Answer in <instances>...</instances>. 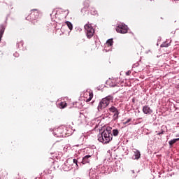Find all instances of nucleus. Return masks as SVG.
<instances>
[{"label":"nucleus","mask_w":179,"mask_h":179,"mask_svg":"<svg viewBox=\"0 0 179 179\" xmlns=\"http://www.w3.org/2000/svg\"><path fill=\"white\" fill-rule=\"evenodd\" d=\"M111 127H107L101 134L98 136V141L102 143H110L113 141Z\"/></svg>","instance_id":"1"},{"label":"nucleus","mask_w":179,"mask_h":179,"mask_svg":"<svg viewBox=\"0 0 179 179\" xmlns=\"http://www.w3.org/2000/svg\"><path fill=\"white\" fill-rule=\"evenodd\" d=\"M114 100V97L111 95H108L106 97L102 99L99 103L98 110L101 111L103 108H106L111 101Z\"/></svg>","instance_id":"2"},{"label":"nucleus","mask_w":179,"mask_h":179,"mask_svg":"<svg viewBox=\"0 0 179 179\" xmlns=\"http://www.w3.org/2000/svg\"><path fill=\"white\" fill-rule=\"evenodd\" d=\"M40 15V13L38 12V10L34 9L31 10V13L29 15L27 16L26 18L27 20H30L32 23V24H36V19H38V16Z\"/></svg>","instance_id":"3"},{"label":"nucleus","mask_w":179,"mask_h":179,"mask_svg":"<svg viewBox=\"0 0 179 179\" xmlns=\"http://www.w3.org/2000/svg\"><path fill=\"white\" fill-rule=\"evenodd\" d=\"M84 29L87 31V37L88 38H92L94 34V29H93L92 24H86L84 26Z\"/></svg>","instance_id":"4"},{"label":"nucleus","mask_w":179,"mask_h":179,"mask_svg":"<svg viewBox=\"0 0 179 179\" xmlns=\"http://www.w3.org/2000/svg\"><path fill=\"white\" fill-rule=\"evenodd\" d=\"M117 33H120L121 34H125L128 33V26L124 24H119L115 29Z\"/></svg>","instance_id":"5"},{"label":"nucleus","mask_w":179,"mask_h":179,"mask_svg":"<svg viewBox=\"0 0 179 179\" xmlns=\"http://www.w3.org/2000/svg\"><path fill=\"white\" fill-rule=\"evenodd\" d=\"M143 113H144V114L150 115L152 113H153V110L150 108V107H149V106L145 105L143 107Z\"/></svg>","instance_id":"6"},{"label":"nucleus","mask_w":179,"mask_h":179,"mask_svg":"<svg viewBox=\"0 0 179 179\" xmlns=\"http://www.w3.org/2000/svg\"><path fill=\"white\" fill-rule=\"evenodd\" d=\"M90 157H92V156L90 155H86L83 158V161L82 163L83 164H86L87 163H90Z\"/></svg>","instance_id":"7"},{"label":"nucleus","mask_w":179,"mask_h":179,"mask_svg":"<svg viewBox=\"0 0 179 179\" xmlns=\"http://www.w3.org/2000/svg\"><path fill=\"white\" fill-rule=\"evenodd\" d=\"M4 32H5V27L1 25L0 27V42H1V40H2V36H3Z\"/></svg>","instance_id":"8"},{"label":"nucleus","mask_w":179,"mask_h":179,"mask_svg":"<svg viewBox=\"0 0 179 179\" xmlns=\"http://www.w3.org/2000/svg\"><path fill=\"white\" fill-rule=\"evenodd\" d=\"M66 106H68L66 102H65V101L61 102L59 103V108H65V107H66Z\"/></svg>","instance_id":"9"},{"label":"nucleus","mask_w":179,"mask_h":179,"mask_svg":"<svg viewBox=\"0 0 179 179\" xmlns=\"http://www.w3.org/2000/svg\"><path fill=\"white\" fill-rule=\"evenodd\" d=\"M179 141V138H174L173 140H171L170 141H169V144L170 145V146H173V145H174V143H176V142H178Z\"/></svg>","instance_id":"10"},{"label":"nucleus","mask_w":179,"mask_h":179,"mask_svg":"<svg viewBox=\"0 0 179 179\" xmlns=\"http://www.w3.org/2000/svg\"><path fill=\"white\" fill-rule=\"evenodd\" d=\"M83 5L85 8H87L90 6V1L89 0H85L83 3Z\"/></svg>","instance_id":"11"},{"label":"nucleus","mask_w":179,"mask_h":179,"mask_svg":"<svg viewBox=\"0 0 179 179\" xmlns=\"http://www.w3.org/2000/svg\"><path fill=\"white\" fill-rule=\"evenodd\" d=\"M66 24L68 26L69 30H72L73 29V25L72 24V23L69 21H66Z\"/></svg>","instance_id":"12"},{"label":"nucleus","mask_w":179,"mask_h":179,"mask_svg":"<svg viewBox=\"0 0 179 179\" xmlns=\"http://www.w3.org/2000/svg\"><path fill=\"white\" fill-rule=\"evenodd\" d=\"M109 111L110 113H117L118 112V109H117V108H115V106H111L110 108H109Z\"/></svg>","instance_id":"13"},{"label":"nucleus","mask_w":179,"mask_h":179,"mask_svg":"<svg viewBox=\"0 0 179 179\" xmlns=\"http://www.w3.org/2000/svg\"><path fill=\"white\" fill-rule=\"evenodd\" d=\"M134 154L135 159H139V157H141V152H139V150H135Z\"/></svg>","instance_id":"14"},{"label":"nucleus","mask_w":179,"mask_h":179,"mask_svg":"<svg viewBox=\"0 0 179 179\" xmlns=\"http://www.w3.org/2000/svg\"><path fill=\"white\" fill-rule=\"evenodd\" d=\"M90 97L86 100V103H89V101H91L92 99H93V93L90 92Z\"/></svg>","instance_id":"15"},{"label":"nucleus","mask_w":179,"mask_h":179,"mask_svg":"<svg viewBox=\"0 0 179 179\" xmlns=\"http://www.w3.org/2000/svg\"><path fill=\"white\" fill-rule=\"evenodd\" d=\"M118 134H120V132L118 131V129H115L113 130V135L114 136H118Z\"/></svg>","instance_id":"16"},{"label":"nucleus","mask_w":179,"mask_h":179,"mask_svg":"<svg viewBox=\"0 0 179 179\" xmlns=\"http://www.w3.org/2000/svg\"><path fill=\"white\" fill-rule=\"evenodd\" d=\"M106 44L107 45H109L110 47H111V45H113V39H108L106 41Z\"/></svg>","instance_id":"17"},{"label":"nucleus","mask_w":179,"mask_h":179,"mask_svg":"<svg viewBox=\"0 0 179 179\" xmlns=\"http://www.w3.org/2000/svg\"><path fill=\"white\" fill-rule=\"evenodd\" d=\"M170 45V44L167 43H164L161 45V47L163 48V47H169Z\"/></svg>","instance_id":"18"},{"label":"nucleus","mask_w":179,"mask_h":179,"mask_svg":"<svg viewBox=\"0 0 179 179\" xmlns=\"http://www.w3.org/2000/svg\"><path fill=\"white\" fill-rule=\"evenodd\" d=\"M118 114H120V112H115V113H114V115H113V117H115V118H118Z\"/></svg>","instance_id":"19"},{"label":"nucleus","mask_w":179,"mask_h":179,"mask_svg":"<svg viewBox=\"0 0 179 179\" xmlns=\"http://www.w3.org/2000/svg\"><path fill=\"white\" fill-rule=\"evenodd\" d=\"M115 84L113 86H117V85H118V83H120V78H117V80H115Z\"/></svg>","instance_id":"20"},{"label":"nucleus","mask_w":179,"mask_h":179,"mask_svg":"<svg viewBox=\"0 0 179 179\" xmlns=\"http://www.w3.org/2000/svg\"><path fill=\"white\" fill-rule=\"evenodd\" d=\"M129 122H131V119H128L126 122H124V124L126 125V124H128Z\"/></svg>","instance_id":"21"},{"label":"nucleus","mask_w":179,"mask_h":179,"mask_svg":"<svg viewBox=\"0 0 179 179\" xmlns=\"http://www.w3.org/2000/svg\"><path fill=\"white\" fill-rule=\"evenodd\" d=\"M126 75L127 76H129L131 75V71H128L127 73H126Z\"/></svg>","instance_id":"22"},{"label":"nucleus","mask_w":179,"mask_h":179,"mask_svg":"<svg viewBox=\"0 0 179 179\" xmlns=\"http://www.w3.org/2000/svg\"><path fill=\"white\" fill-rule=\"evenodd\" d=\"M73 163H75V164L78 165V159H73Z\"/></svg>","instance_id":"23"},{"label":"nucleus","mask_w":179,"mask_h":179,"mask_svg":"<svg viewBox=\"0 0 179 179\" xmlns=\"http://www.w3.org/2000/svg\"><path fill=\"white\" fill-rule=\"evenodd\" d=\"M164 134V131H162V132L157 133V135H163Z\"/></svg>","instance_id":"24"},{"label":"nucleus","mask_w":179,"mask_h":179,"mask_svg":"<svg viewBox=\"0 0 179 179\" xmlns=\"http://www.w3.org/2000/svg\"><path fill=\"white\" fill-rule=\"evenodd\" d=\"M131 172L132 173V174H135V171L134 170H131Z\"/></svg>","instance_id":"25"},{"label":"nucleus","mask_w":179,"mask_h":179,"mask_svg":"<svg viewBox=\"0 0 179 179\" xmlns=\"http://www.w3.org/2000/svg\"><path fill=\"white\" fill-rule=\"evenodd\" d=\"M176 136H179V134H178Z\"/></svg>","instance_id":"26"},{"label":"nucleus","mask_w":179,"mask_h":179,"mask_svg":"<svg viewBox=\"0 0 179 179\" xmlns=\"http://www.w3.org/2000/svg\"><path fill=\"white\" fill-rule=\"evenodd\" d=\"M36 23H37V20H36Z\"/></svg>","instance_id":"27"}]
</instances>
